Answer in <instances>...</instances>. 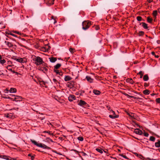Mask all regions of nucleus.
<instances>
[{
	"label": "nucleus",
	"instance_id": "a18cd8bd",
	"mask_svg": "<svg viewBox=\"0 0 160 160\" xmlns=\"http://www.w3.org/2000/svg\"><path fill=\"white\" fill-rule=\"evenodd\" d=\"M121 156H122V157L124 158H125L126 159H128V158L125 155H120Z\"/></svg>",
	"mask_w": 160,
	"mask_h": 160
},
{
	"label": "nucleus",
	"instance_id": "c85d7f7f",
	"mask_svg": "<svg viewBox=\"0 0 160 160\" xmlns=\"http://www.w3.org/2000/svg\"><path fill=\"white\" fill-rule=\"evenodd\" d=\"M96 150L98 152H100V153H103V151L102 149L99 148H96Z\"/></svg>",
	"mask_w": 160,
	"mask_h": 160
},
{
	"label": "nucleus",
	"instance_id": "393cba45",
	"mask_svg": "<svg viewBox=\"0 0 160 160\" xmlns=\"http://www.w3.org/2000/svg\"><path fill=\"white\" fill-rule=\"evenodd\" d=\"M128 114L131 117V118H134V113L131 112L128 113Z\"/></svg>",
	"mask_w": 160,
	"mask_h": 160
},
{
	"label": "nucleus",
	"instance_id": "49530a36",
	"mask_svg": "<svg viewBox=\"0 0 160 160\" xmlns=\"http://www.w3.org/2000/svg\"><path fill=\"white\" fill-rule=\"evenodd\" d=\"M95 29L97 30H99V27L98 26H95Z\"/></svg>",
	"mask_w": 160,
	"mask_h": 160
},
{
	"label": "nucleus",
	"instance_id": "4be33fe9",
	"mask_svg": "<svg viewBox=\"0 0 160 160\" xmlns=\"http://www.w3.org/2000/svg\"><path fill=\"white\" fill-rule=\"evenodd\" d=\"M149 79V77L147 74L144 75L143 77V79L144 81H147Z\"/></svg>",
	"mask_w": 160,
	"mask_h": 160
},
{
	"label": "nucleus",
	"instance_id": "6e6552de",
	"mask_svg": "<svg viewBox=\"0 0 160 160\" xmlns=\"http://www.w3.org/2000/svg\"><path fill=\"white\" fill-rule=\"evenodd\" d=\"M53 71L55 72L57 74L59 75V76H62L63 75V73L62 72L58 70L53 69Z\"/></svg>",
	"mask_w": 160,
	"mask_h": 160
},
{
	"label": "nucleus",
	"instance_id": "774afa93",
	"mask_svg": "<svg viewBox=\"0 0 160 160\" xmlns=\"http://www.w3.org/2000/svg\"><path fill=\"white\" fill-rule=\"evenodd\" d=\"M45 132L48 133V132L47 131H45L44 132Z\"/></svg>",
	"mask_w": 160,
	"mask_h": 160
},
{
	"label": "nucleus",
	"instance_id": "ddd939ff",
	"mask_svg": "<svg viewBox=\"0 0 160 160\" xmlns=\"http://www.w3.org/2000/svg\"><path fill=\"white\" fill-rule=\"evenodd\" d=\"M72 78L69 76H66L64 78V80L65 81H68L71 80Z\"/></svg>",
	"mask_w": 160,
	"mask_h": 160
},
{
	"label": "nucleus",
	"instance_id": "72a5a7b5",
	"mask_svg": "<svg viewBox=\"0 0 160 160\" xmlns=\"http://www.w3.org/2000/svg\"><path fill=\"white\" fill-rule=\"evenodd\" d=\"M11 66L10 65H9L7 67V68L9 71H12V69L10 68Z\"/></svg>",
	"mask_w": 160,
	"mask_h": 160
},
{
	"label": "nucleus",
	"instance_id": "bf43d9fd",
	"mask_svg": "<svg viewBox=\"0 0 160 160\" xmlns=\"http://www.w3.org/2000/svg\"><path fill=\"white\" fill-rule=\"evenodd\" d=\"M5 92L6 93H8V90L7 89H6V90H5Z\"/></svg>",
	"mask_w": 160,
	"mask_h": 160
},
{
	"label": "nucleus",
	"instance_id": "dca6fc26",
	"mask_svg": "<svg viewBox=\"0 0 160 160\" xmlns=\"http://www.w3.org/2000/svg\"><path fill=\"white\" fill-rule=\"evenodd\" d=\"M5 43L9 47H12L13 46V45L12 42L5 41Z\"/></svg>",
	"mask_w": 160,
	"mask_h": 160
},
{
	"label": "nucleus",
	"instance_id": "ea45409f",
	"mask_svg": "<svg viewBox=\"0 0 160 160\" xmlns=\"http://www.w3.org/2000/svg\"><path fill=\"white\" fill-rule=\"evenodd\" d=\"M143 134L144 136L146 137H148L149 135V134L145 132H144Z\"/></svg>",
	"mask_w": 160,
	"mask_h": 160
},
{
	"label": "nucleus",
	"instance_id": "5fc2aeb1",
	"mask_svg": "<svg viewBox=\"0 0 160 160\" xmlns=\"http://www.w3.org/2000/svg\"><path fill=\"white\" fill-rule=\"evenodd\" d=\"M54 19L53 23L54 24H55L56 23H57V21L55 20V19Z\"/></svg>",
	"mask_w": 160,
	"mask_h": 160
},
{
	"label": "nucleus",
	"instance_id": "338daca9",
	"mask_svg": "<svg viewBox=\"0 0 160 160\" xmlns=\"http://www.w3.org/2000/svg\"><path fill=\"white\" fill-rule=\"evenodd\" d=\"M107 151H104V150L103 151L105 152V153H107Z\"/></svg>",
	"mask_w": 160,
	"mask_h": 160
},
{
	"label": "nucleus",
	"instance_id": "69168bd1",
	"mask_svg": "<svg viewBox=\"0 0 160 160\" xmlns=\"http://www.w3.org/2000/svg\"><path fill=\"white\" fill-rule=\"evenodd\" d=\"M15 32L16 33H18V34H19V32Z\"/></svg>",
	"mask_w": 160,
	"mask_h": 160
},
{
	"label": "nucleus",
	"instance_id": "c9c22d12",
	"mask_svg": "<svg viewBox=\"0 0 160 160\" xmlns=\"http://www.w3.org/2000/svg\"><path fill=\"white\" fill-rule=\"evenodd\" d=\"M151 54H152V55L153 56H154L155 58H158V55H155V54L154 52H152Z\"/></svg>",
	"mask_w": 160,
	"mask_h": 160
},
{
	"label": "nucleus",
	"instance_id": "473e14b6",
	"mask_svg": "<svg viewBox=\"0 0 160 160\" xmlns=\"http://www.w3.org/2000/svg\"><path fill=\"white\" fill-rule=\"evenodd\" d=\"M7 158L6 157H4V159H6L7 160H12L11 159V158L8 156H6Z\"/></svg>",
	"mask_w": 160,
	"mask_h": 160
},
{
	"label": "nucleus",
	"instance_id": "8fccbe9b",
	"mask_svg": "<svg viewBox=\"0 0 160 160\" xmlns=\"http://www.w3.org/2000/svg\"><path fill=\"white\" fill-rule=\"evenodd\" d=\"M82 156H85L86 155H87L86 153H85V152H82Z\"/></svg>",
	"mask_w": 160,
	"mask_h": 160
},
{
	"label": "nucleus",
	"instance_id": "bb28decb",
	"mask_svg": "<svg viewBox=\"0 0 160 160\" xmlns=\"http://www.w3.org/2000/svg\"><path fill=\"white\" fill-rule=\"evenodd\" d=\"M127 81L128 82H130L131 84H133L134 82L133 80L132 79H128L127 80Z\"/></svg>",
	"mask_w": 160,
	"mask_h": 160
},
{
	"label": "nucleus",
	"instance_id": "2f4dec72",
	"mask_svg": "<svg viewBox=\"0 0 160 160\" xmlns=\"http://www.w3.org/2000/svg\"><path fill=\"white\" fill-rule=\"evenodd\" d=\"M12 116V115L11 113L8 114L6 115V117L8 118H11Z\"/></svg>",
	"mask_w": 160,
	"mask_h": 160
},
{
	"label": "nucleus",
	"instance_id": "aec40b11",
	"mask_svg": "<svg viewBox=\"0 0 160 160\" xmlns=\"http://www.w3.org/2000/svg\"><path fill=\"white\" fill-rule=\"evenodd\" d=\"M61 66V65L60 63H58L55 66H54V69L57 70Z\"/></svg>",
	"mask_w": 160,
	"mask_h": 160
},
{
	"label": "nucleus",
	"instance_id": "4468645a",
	"mask_svg": "<svg viewBox=\"0 0 160 160\" xmlns=\"http://www.w3.org/2000/svg\"><path fill=\"white\" fill-rule=\"evenodd\" d=\"M142 24V27L145 29L148 28V25L145 22H142L140 23V25Z\"/></svg>",
	"mask_w": 160,
	"mask_h": 160
},
{
	"label": "nucleus",
	"instance_id": "864d4df0",
	"mask_svg": "<svg viewBox=\"0 0 160 160\" xmlns=\"http://www.w3.org/2000/svg\"><path fill=\"white\" fill-rule=\"evenodd\" d=\"M47 139H49V140L52 142H53V141L51 139L49 138H47Z\"/></svg>",
	"mask_w": 160,
	"mask_h": 160
},
{
	"label": "nucleus",
	"instance_id": "f3484780",
	"mask_svg": "<svg viewBox=\"0 0 160 160\" xmlns=\"http://www.w3.org/2000/svg\"><path fill=\"white\" fill-rule=\"evenodd\" d=\"M16 92V89L14 88H11L9 90V92L10 93H15Z\"/></svg>",
	"mask_w": 160,
	"mask_h": 160
},
{
	"label": "nucleus",
	"instance_id": "0e129e2a",
	"mask_svg": "<svg viewBox=\"0 0 160 160\" xmlns=\"http://www.w3.org/2000/svg\"><path fill=\"white\" fill-rule=\"evenodd\" d=\"M2 59V57L1 55H0V60Z\"/></svg>",
	"mask_w": 160,
	"mask_h": 160
},
{
	"label": "nucleus",
	"instance_id": "603ef678",
	"mask_svg": "<svg viewBox=\"0 0 160 160\" xmlns=\"http://www.w3.org/2000/svg\"><path fill=\"white\" fill-rule=\"evenodd\" d=\"M149 86V84H148V83H144V86L145 87H147V86Z\"/></svg>",
	"mask_w": 160,
	"mask_h": 160
},
{
	"label": "nucleus",
	"instance_id": "7ed1b4c3",
	"mask_svg": "<svg viewBox=\"0 0 160 160\" xmlns=\"http://www.w3.org/2000/svg\"><path fill=\"white\" fill-rule=\"evenodd\" d=\"M91 24V22L84 21L82 23V29L86 30L88 29Z\"/></svg>",
	"mask_w": 160,
	"mask_h": 160
},
{
	"label": "nucleus",
	"instance_id": "423d86ee",
	"mask_svg": "<svg viewBox=\"0 0 160 160\" xmlns=\"http://www.w3.org/2000/svg\"><path fill=\"white\" fill-rule=\"evenodd\" d=\"M68 100L70 101H72L73 100H75L76 99L75 96L74 95H70L68 97Z\"/></svg>",
	"mask_w": 160,
	"mask_h": 160
},
{
	"label": "nucleus",
	"instance_id": "e433bc0d",
	"mask_svg": "<svg viewBox=\"0 0 160 160\" xmlns=\"http://www.w3.org/2000/svg\"><path fill=\"white\" fill-rule=\"evenodd\" d=\"M78 140L82 141L83 140V138L82 137H79L78 138Z\"/></svg>",
	"mask_w": 160,
	"mask_h": 160
},
{
	"label": "nucleus",
	"instance_id": "c756f323",
	"mask_svg": "<svg viewBox=\"0 0 160 160\" xmlns=\"http://www.w3.org/2000/svg\"><path fill=\"white\" fill-rule=\"evenodd\" d=\"M5 62H6V61L4 59H1L0 60V63L1 64H3L5 63Z\"/></svg>",
	"mask_w": 160,
	"mask_h": 160
},
{
	"label": "nucleus",
	"instance_id": "39448f33",
	"mask_svg": "<svg viewBox=\"0 0 160 160\" xmlns=\"http://www.w3.org/2000/svg\"><path fill=\"white\" fill-rule=\"evenodd\" d=\"M54 0H44L45 3L48 6H51L54 4Z\"/></svg>",
	"mask_w": 160,
	"mask_h": 160
},
{
	"label": "nucleus",
	"instance_id": "4c0bfd02",
	"mask_svg": "<svg viewBox=\"0 0 160 160\" xmlns=\"http://www.w3.org/2000/svg\"><path fill=\"white\" fill-rule=\"evenodd\" d=\"M135 154L136 156H137L138 157L141 158H142V155H138L137 153H135Z\"/></svg>",
	"mask_w": 160,
	"mask_h": 160
},
{
	"label": "nucleus",
	"instance_id": "a19ab883",
	"mask_svg": "<svg viewBox=\"0 0 160 160\" xmlns=\"http://www.w3.org/2000/svg\"><path fill=\"white\" fill-rule=\"evenodd\" d=\"M155 138L154 137L152 136H151V141H154L155 140Z\"/></svg>",
	"mask_w": 160,
	"mask_h": 160
},
{
	"label": "nucleus",
	"instance_id": "9d476101",
	"mask_svg": "<svg viewBox=\"0 0 160 160\" xmlns=\"http://www.w3.org/2000/svg\"><path fill=\"white\" fill-rule=\"evenodd\" d=\"M50 61L52 63L55 62L57 60V59L56 58L52 57L49 58Z\"/></svg>",
	"mask_w": 160,
	"mask_h": 160
},
{
	"label": "nucleus",
	"instance_id": "f03ea898",
	"mask_svg": "<svg viewBox=\"0 0 160 160\" xmlns=\"http://www.w3.org/2000/svg\"><path fill=\"white\" fill-rule=\"evenodd\" d=\"M33 60L35 62V63L38 65L42 64L43 62L42 58L38 56H34V58H33Z\"/></svg>",
	"mask_w": 160,
	"mask_h": 160
},
{
	"label": "nucleus",
	"instance_id": "7c9ffc66",
	"mask_svg": "<svg viewBox=\"0 0 160 160\" xmlns=\"http://www.w3.org/2000/svg\"><path fill=\"white\" fill-rule=\"evenodd\" d=\"M52 81H53V82L56 84H57L58 83V81L55 78H53V79Z\"/></svg>",
	"mask_w": 160,
	"mask_h": 160
},
{
	"label": "nucleus",
	"instance_id": "052dcab7",
	"mask_svg": "<svg viewBox=\"0 0 160 160\" xmlns=\"http://www.w3.org/2000/svg\"><path fill=\"white\" fill-rule=\"evenodd\" d=\"M11 35L13 36L14 37H16V35H15V34H11Z\"/></svg>",
	"mask_w": 160,
	"mask_h": 160
},
{
	"label": "nucleus",
	"instance_id": "e2e57ef3",
	"mask_svg": "<svg viewBox=\"0 0 160 160\" xmlns=\"http://www.w3.org/2000/svg\"><path fill=\"white\" fill-rule=\"evenodd\" d=\"M28 156H29V157H31L32 156L31 155V154H29L28 155Z\"/></svg>",
	"mask_w": 160,
	"mask_h": 160
},
{
	"label": "nucleus",
	"instance_id": "20e7f679",
	"mask_svg": "<svg viewBox=\"0 0 160 160\" xmlns=\"http://www.w3.org/2000/svg\"><path fill=\"white\" fill-rule=\"evenodd\" d=\"M12 96H13V98H8L11 99L12 100H13V101H14L16 102H18V101H20L22 100V97L20 96H15L14 95H12Z\"/></svg>",
	"mask_w": 160,
	"mask_h": 160
},
{
	"label": "nucleus",
	"instance_id": "de8ad7c7",
	"mask_svg": "<svg viewBox=\"0 0 160 160\" xmlns=\"http://www.w3.org/2000/svg\"><path fill=\"white\" fill-rule=\"evenodd\" d=\"M4 157L7 158L6 156V155H0V158H4Z\"/></svg>",
	"mask_w": 160,
	"mask_h": 160
},
{
	"label": "nucleus",
	"instance_id": "f8f14e48",
	"mask_svg": "<svg viewBox=\"0 0 160 160\" xmlns=\"http://www.w3.org/2000/svg\"><path fill=\"white\" fill-rule=\"evenodd\" d=\"M86 78L88 82L90 83H91L93 82V79L92 78L89 76H87L86 77Z\"/></svg>",
	"mask_w": 160,
	"mask_h": 160
},
{
	"label": "nucleus",
	"instance_id": "1a4fd4ad",
	"mask_svg": "<svg viewBox=\"0 0 160 160\" xmlns=\"http://www.w3.org/2000/svg\"><path fill=\"white\" fill-rule=\"evenodd\" d=\"M134 132L136 133L137 134H138L139 135H142L143 133V132L141 130L138 129H135L134 131Z\"/></svg>",
	"mask_w": 160,
	"mask_h": 160
},
{
	"label": "nucleus",
	"instance_id": "3c124183",
	"mask_svg": "<svg viewBox=\"0 0 160 160\" xmlns=\"http://www.w3.org/2000/svg\"><path fill=\"white\" fill-rule=\"evenodd\" d=\"M31 159L32 160H34V157L33 156H32L31 157Z\"/></svg>",
	"mask_w": 160,
	"mask_h": 160
},
{
	"label": "nucleus",
	"instance_id": "9b49d317",
	"mask_svg": "<svg viewBox=\"0 0 160 160\" xmlns=\"http://www.w3.org/2000/svg\"><path fill=\"white\" fill-rule=\"evenodd\" d=\"M74 82L73 81H72L70 82H68L67 83V85L68 87H72L74 85Z\"/></svg>",
	"mask_w": 160,
	"mask_h": 160
},
{
	"label": "nucleus",
	"instance_id": "f704fd0d",
	"mask_svg": "<svg viewBox=\"0 0 160 160\" xmlns=\"http://www.w3.org/2000/svg\"><path fill=\"white\" fill-rule=\"evenodd\" d=\"M137 20L138 21H140L142 20V18L141 16H138L137 17Z\"/></svg>",
	"mask_w": 160,
	"mask_h": 160
},
{
	"label": "nucleus",
	"instance_id": "0eeeda50",
	"mask_svg": "<svg viewBox=\"0 0 160 160\" xmlns=\"http://www.w3.org/2000/svg\"><path fill=\"white\" fill-rule=\"evenodd\" d=\"M16 61L21 63H24L25 62V61L24 60L23 58H15L14 59Z\"/></svg>",
	"mask_w": 160,
	"mask_h": 160
},
{
	"label": "nucleus",
	"instance_id": "5701e85b",
	"mask_svg": "<svg viewBox=\"0 0 160 160\" xmlns=\"http://www.w3.org/2000/svg\"><path fill=\"white\" fill-rule=\"evenodd\" d=\"M124 94L126 96H127L128 98H134L135 99L138 98H136V97H135L133 96L129 95H128V94H127V93H125Z\"/></svg>",
	"mask_w": 160,
	"mask_h": 160
},
{
	"label": "nucleus",
	"instance_id": "6e6d98bb",
	"mask_svg": "<svg viewBox=\"0 0 160 160\" xmlns=\"http://www.w3.org/2000/svg\"><path fill=\"white\" fill-rule=\"evenodd\" d=\"M52 151L53 152H55V153H57L58 154H59V153L57 152L56 151H54V150H52Z\"/></svg>",
	"mask_w": 160,
	"mask_h": 160
},
{
	"label": "nucleus",
	"instance_id": "58836bf2",
	"mask_svg": "<svg viewBox=\"0 0 160 160\" xmlns=\"http://www.w3.org/2000/svg\"><path fill=\"white\" fill-rule=\"evenodd\" d=\"M110 113L112 114V115H115V113L114 111L112 109H110Z\"/></svg>",
	"mask_w": 160,
	"mask_h": 160
},
{
	"label": "nucleus",
	"instance_id": "37998d69",
	"mask_svg": "<svg viewBox=\"0 0 160 160\" xmlns=\"http://www.w3.org/2000/svg\"><path fill=\"white\" fill-rule=\"evenodd\" d=\"M74 49L72 48H70L69 49L70 51L72 53H73L74 52Z\"/></svg>",
	"mask_w": 160,
	"mask_h": 160
},
{
	"label": "nucleus",
	"instance_id": "f257e3e1",
	"mask_svg": "<svg viewBox=\"0 0 160 160\" xmlns=\"http://www.w3.org/2000/svg\"><path fill=\"white\" fill-rule=\"evenodd\" d=\"M30 141L32 142L35 145L37 146L38 147L42 148L44 149H50L51 148L44 144L42 143H38L35 141L32 140L30 139Z\"/></svg>",
	"mask_w": 160,
	"mask_h": 160
},
{
	"label": "nucleus",
	"instance_id": "09e8293b",
	"mask_svg": "<svg viewBox=\"0 0 160 160\" xmlns=\"http://www.w3.org/2000/svg\"><path fill=\"white\" fill-rule=\"evenodd\" d=\"M147 21L148 22H150V18L149 17H148Z\"/></svg>",
	"mask_w": 160,
	"mask_h": 160
},
{
	"label": "nucleus",
	"instance_id": "412c9836",
	"mask_svg": "<svg viewBox=\"0 0 160 160\" xmlns=\"http://www.w3.org/2000/svg\"><path fill=\"white\" fill-rule=\"evenodd\" d=\"M109 117L112 119H114L118 118V115H110L109 116Z\"/></svg>",
	"mask_w": 160,
	"mask_h": 160
},
{
	"label": "nucleus",
	"instance_id": "79ce46f5",
	"mask_svg": "<svg viewBox=\"0 0 160 160\" xmlns=\"http://www.w3.org/2000/svg\"><path fill=\"white\" fill-rule=\"evenodd\" d=\"M156 101L158 103H160V98H158L156 99Z\"/></svg>",
	"mask_w": 160,
	"mask_h": 160
},
{
	"label": "nucleus",
	"instance_id": "cd10ccee",
	"mask_svg": "<svg viewBox=\"0 0 160 160\" xmlns=\"http://www.w3.org/2000/svg\"><path fill=\"white\" fill-rule=\"evenodd\" d=\"M138 74L140 75V78H142L143 75V73L142 71H141L139 72L138 73Z\"/></svg>",
	"mask_w": 160,
	"mask_h": 160
},
{
	"label": "nucleus",
	"instance_id": "c03bdc74",
	"mask_svg": "<svg viewBox=\"0 0 160 160\" xmlns=\"http://www.w3.org/2000/svg\"><path fill=\"white\" fill-rule=\"evenodd\" d=\"M144 33V32L142 31H141L139 32V36H141Z\"/></svg>",
	"mask_w": 160,
	"mask_h": 160
},
{
	"label": "nucleus",
	"instance_id": "4d7b16f0",
	"mask_svg": "<svg viewBox=\"0 0 160 160\" xmlns=\"http://www.w3.org/2000/svg\"><path fill=\"white\" fill-rule=\"evenodd\" d=\"M107 108H108V110H109L110 112V109H111L110 108V107H108Z\"/></svg>",
	"mask_w": 160,
	"mask_h": 160
},
{
	"label": "nucleus",
	"instance_id": "a878e982",
	"mask_svg": "<svg viewBox=\"0 0 160 160\" xmlns=\"http://www.w3.org/2000/svg\"><path fill=\"white\" fill-rule=\"evenodd\" d=\"M157 14V11L155 10L153 11L152 13V15L154 17H155Z\"/></svg>",
	"mask_w": 160,
	"mask_h": 160
},
{
	"label": "nucleus",
	"instance_id": "6ab92c4d",
	"mask_svg": "<svg viewBox=\"0 0 160 160\" xmlns=\"http://www.w3.org/2000/svg\"><path fill=\"white\" fill-rule=\"evenodd\" d=\"M149 90L148 89H146L143 91V93L146 95L149 94Z\"/></svg>",
	"mask_w": 160,
	"mask_h": 160
},
{
	"label": "nucleus",
	"instance_id": "680f3d73",
	"mask_svg": "<svg viewBox=\"0 0 160 160\" xmlns=\"http://www.w3.org/2000/svg\"><path fill=\"white\" fill-rule=\"evenodd\" d=\"M11 63V62L10 61H9L8 62V64H10Z\"/></svg>",
	"mask_w": 160,
	"mask_h": 160
},
{
	"label": "nucleus",
	"instance_id": "2eb2a0df",
	"mask_svg": "<svg viewBox=\"0 0 160 160\" xmlns=\"http://www.w3.org/2000/svg\"><path fill=\"white\" fill-rule=\"evenodd\" d=\"M86 104V103L84 101L80 100L78 103V105L80 106H84Z\"/></svg>",
	"mask_w": 160,
	"mask_h": 160
},
{
	"label": "nucleus",
	"instance_id": "13d9d810",
	"mask_svg": "<svg viewBox=\"0 0 160 160\" xmlns=\"http://www.w3.org/2000/svg\"><path fill=\"white\" fill-rule=\"evenodd\" d=\"M12 72H13V73H16L17 74H18V72H15V71H13L12 70Z\"/></svg>",
	"mask_w": 160,
	"mask_h": 160
},
{
	"label": "nucleus",
	"instance_id": "b1692460",
	"mask_svg": "<svg viewBox=\"0 0 160 160\" xmlns=\"http://www.w3.org/2000/svg\"><path fill=\"white\" fill-rule=\"evenodd\" d=\"M155 146L157 147H160V140L158 141L157 142L155 143Z\"/></svg>",
	"mask_w": 160,
	"mask_h": 160
},
{
	"label": "nucleus",
	"instance_id": "a211bd4d",
	"mask_svg": "<svg viewBox=\"0 0 160 160\" xmlns=\"http://www.w3.org/2000/svg\"><path fill=\"white\" fill-rule=\"evenodd\" d=\"M93 93L96 95H99L100 94V92L98 90H94L93 91Z\"/></svg>",
	"mask_w": 160,
	"mask_h": 160
}]
</instances>
